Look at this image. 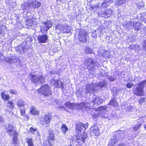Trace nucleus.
I'll return each mask as SVG.
<instances>
[{
  "mask_svg": "<svg viewBox=\"0 0 146 146\" xmlns=\"http://www.w3.org/2000/svg\"><path fill=\"white\" fill-rule=\"evenodd\" d=\"M84 64L87 66V68L90 73L92 74L95 73V69L98 67L97 62H95L92 59L89 58L85 60Z\"/></svg>",
  "mask_w": 146,
  "mask_h": 146,
  "instance_id": "1",
  "label": "nucleus"
},
{
  "mask_svg": "<svg viewBox=\"0 0 146 146\" xmlns=\"http://www.w3.org/2000/svg\"><path fill=\"white\" fill-rule=\"evenodd\" d=\"M7 132L10 136H13V142L14 144H17V143L18 136V133L14 129L13 127L11 124H8L6 127Z\"/></svg>",
  "mask_w": 146,
  "mask_h": 146,
  "instance_id": "2",
  "label": "nucleus"
},
{
  "mask_svg": "<svg viewBox=\"0 0 146 146\" xmlns=\"http://www.w3.org/2000/svg\"><path fill=\"white\" fill-rule=\"evenodd\" d=\"M38 92L40 94L46 96L51 94L50 88L47 84L42 86L38 90Z\"/></svg>",
  "mask_w": 146,
  "mask_h": 146,
  "instance_id": "3",
  "label": "nucleus"
},
{
  "mask_svg": "<svg viewBox=\"0 0 146 146\" xmlns=\"http://www.w3.org/2000/svg\"><path fill=\"white\" fill-rule=\"evenodd\" d=\"M145 86L143 83H141L137 85V87L133 88V92L134 94L137 96H142L143 95V87Z\"/></svg>",
  "mask_w": 146,
  "mask_h": 146,
  "instance_id": "4",
  "label": "nucleus"
},
{
  "mask_svg": "<svg viewBox=\"0 0 146 146\" xmlns=\"http://www.w3.org/2000/svg\"><path fill=\"white\" fill-rule=\"evenodd\" d=\"M53 23L50 21H47L44 23V26H41L40 27V31L42 33H44L47 32V31L51 28L52 25Z\"/></svg>",
  "mask_w": 146,
  "mask_h": 146,
  "instance_id": "5",
  "label": "nucleus"
},
{
  "mask_svg": "<svg viewBox=\"0 0 146 146\" xmlns=\"http://www.w3.org/2000/svg\"><path fill=\"white\" fill-rule=\"evenodd\" d=\"M98 90V88L95 86V84L91 83L86 85V92L87 94H90L95 90Z\"/></svg>",
  "mask_w": 146,
  "mask_h": 146,
  "instance_id": "6",
  "label": "nucleus"
},
{
  "mask_svg": "<svg viewBox=\"0 0 146 146\" xmlns=\"http://www.w3.org/2000/svg\"><path fill=\"white\" fill-rule=\"evenodd\" d=\"M36 1L35 0L29 3H25L22 5L21 7L23 11H25L31 8H36Z\"/></svg>",
  "mask_w": 146,
  "mask_h": 146,
  "instance_id": "7",
  "label": "nucleus"
},
{
  "mask_svg": "<svg viewBox=\"0 0 146 146\" xmlns=\"http://www.w3.org/2000/svg\"><path fill=\"white\" fill-rule=\"evenodd\" d=\"M87 34V32L86 31L83 29H81L78 35L79 41L82 42L86 41Z\"/></svg>",
  "mask_w": 146,
  "mask_h": 146,
  "instance_id": "8",
  "label": "nucleus"
},
{
  "mask_svg": "<svg viewBox=\"0 0 146 146\" xmlns=\"http://www.w3.org/2000/svg\"><path fill=\"white\" fill-rule=\"evenodd\" d=\"M88 123L84 124L82 123H79L77 125L76 129L78 131V133H85V131L88 127Z\"/></svg>",
  "mask_w": 146,
  "mask_h": 146,
  "instance_id": "9",
  "label": "nucleus"
},
{
  "mask_svg": "<svg viewBox=\"0 0 146 146\" xmlns=\"http://www.w3.org/2000/svg\"><path fill=\"white\" fill-rule=\"evenodd\" d=\"M51 118V115L50 114L48 113L44 117V121L43 122V125L45 127L48 126Z\"/></svg>",
  "mask_w": 146,
  "mask_h": 146,
  "instance_id": "10",
  "label": "nucleus"
},
{
  "mask_svg": "<svg viewBox=\"0 0 146 146\" xmlns=\"http://www.w3.org/2000/svg\"><path fill=\"white\" fill-rule=\"evenodd\" d=\"M26 42H23L21 44L16 48V50L20 53L22 52H25L26 50Z\"/></svg>",
  "mask_w": 146,
  "mask_h": 146,
  "instance_id": "11",
  "label": "nucleus"
},
{
  "mask_svg": "<svg viewBox=\"0 0 146 146\" xmlns=\"http://www.w3.org/2000/svg\"><path fill=\"white\" fill-rule=\"evenodd\" d=\"M87 137V135L85 133H79L76 136V137L77 140H80V141H82L84 143L86 138Z\"/></svg>",
  "mask_w": 146,
  "mask_h": 146,
  "instance_id": "12",
  "label": "nucleus"
},
{
  "mask_svg": "<svg viewBox=\"0 0 146 146\" xmlns=\"http://www.w3.org/2000/svg\"><path fill=\"white\" fill-rule=\"evenodd\" d=\"M92 103L94 104V105L96 104L98 105H99L102 103L103 100L97 96L94 95L92 97Z\"/></svg>",
  "mask_w": 146,
  "mask_h": 146,
  "instance_id": "13",
  "label": "nucleus"
},
{
  "mask_svg": "<svg viewBox=\"0 0 146 146\" xmlns=\"http://www.w3.org/2000/svg\"><path fill=\"white\" fill-rule=\"evenodd\" d=\"M90 133L91 135H98L99 133L98 128L96 125H94L90 128Z\"/></svg>",
  "mask_w": 146,
  "mask_h": 146,
  "instance_id": "14",
  "label": "nucleus"
},
{
  "mask_svg": "<svg viewBox=\"0 0 146 146\" xmlns=\"http://www.w3.org/2000/svg\"><path fill=\"white\" fill-rule=\"evenodd\" d=\"M132 25L134 30L137 31H138L142 27V25L141 23L136 21L133 22Z\"/></svg>",
  "mask_w": 146,
  "mask_h": 146,
  "instance_id": "15",
  "label": "nucleus"
},
{
  "mask_svg": "<svg viewBox=\"0 0 146 146\" xmlns=\"http://www.w3.org/2000/svg\"><path fill=\"white\" fill-rule=\"evenodd\" d=\"M53 84L56 87L60 88L62 90L64 89V85L60 80L55 81Z\"/></svg>",
  "mask_w": 146,
  "mask_h": 146,
  "instance_id": "16",
  "label": "nucleus"
},
{
  "mask_svg": "<svg viewBox=\"0 0 146 146\" xmlns=\"http://www.w3.org/2000/svg\"><path fill=\"white\" fill-rule=\"evenodd\" d=\"M79 104H75L70 103L69 102H68L66 103V107L70 109H76L78 108Z\"/></svg>",
  "mask_w": 146,
  "mask_h": 146,
  "instance_id": "17",
  "label": "nucleus"
},
{
  "mask_svg": "<svg viewBox=\"0 0 146 146\" xmlns=\"http://www.w3.org/2000/svg\"><path fill=\"white\" fill-rule=\"evenodd\" d=\"M65 24L61 23L56 25L55 26L56 30L59 31V32H63L64 29V27Z\"/></svg>",
  "mask_w": 146,
  "mask_h": 146,
  "instance_id": "18",
  "label": "nucleus"
},
{
  "mask_svg": "<svg viewBox=\"0 0 146 146\" xmlns=\"http://www.w3.org/2000/svg\"><path fill=\"white\" fill-rule=\"evenodd\" d=\"M38 38L40 43H44L47 40V37L46 35H40L38 36Z\"/></svg>",
  "mask_w": 146,
  "mask_h": 146,
  "instance_id": "19",
  "label": "nucleus"
},
{
  "mask_svg": "<svg viewBox=\"0 0 146 146\" xmlns=\"http://www.w3.org/2000/svg\"><path fill=\"white\" fill-rule=\"evenodd\" d=\"M90 104L88 103H83L81 104L80 106H79L78 108L86 109V110H89L90 109Z\"/></svg>",
  "mask_w": 146,
  "mask_h": 146,
  "instance_id": "20",
  "label": "nucleus"
},
{
  "mask_svg": "<svg viewBox=\"0 0 146 146\" xmlns=\"http://www.w3.org/2000/svg\"><path fill=\"white\" fill-rule=\"evenodd\" d=\"M95 86L99 89V87H100V88L102 87L106 86L107 84L105 81H103L102 82H100L98 84H95Z\"/></svg>",
  "mask_w": 146,
  "mask_h": 146,
  "instance_id": "21",
  "label": "nucleus"
},
{
  "mask_svg": "<svg viewBox=\"0 0 146 146\" xmlns=\"http://www.w3.org/2000/svg\"><path fill=\"white\" fill-rule=\"evenodd\" d=\"M111 52H110L107 50H103L102 55L103 57L109 58L111 57Z\"/></svg>",
  "mask_w": 146,
  "mask_h": 146,
  "instance_id": "22",
  "label": "nucleus"
},
{
  "mask_svg": "<svg viewBox=\"0 0 146 146\" xmlns=\"http://www.w3.org/2000/svg\"><path fill=\"white\" fill-rule=\"evenodd\" d=\"M44 82V78L42 76H38L37 78V84H42Z\"/></svg>",
  "mask_w": 146,
  "mask_h": 146,
  "instance_id": "23",
  "label": "nucleus"
},
{
  "mask_svg": "<svg viewBox=\"0 0 146 146\" xmlns=\"http://www.w3.org/2000/svg\"><path fill=\"white\" fill-rule=\"evenodd\" d=\"M133 24L132 21H125L123 24V25L124 27L129 28Z\"/></svg>",
  "mask_w": 146,
  "mask_h": 146,
  "instance_id": "24",
  "label": "nucleus"
},
{
  "mask_svg": "<svg viewBox=\"0 0 146 146\" xmlns=\"http://www.w3.org/2000/svg\"><path fill=\"white\" fill-rule=\"evenodd\" d=\"M114 137L113 139H111L110 140L109 142V144L108 145V146H113V145L116 143L117 139H116V137H115V138L114 139Z\"/></svg>",
  "mask_w": 146,
  "mask_h": 146,
  "instance_id": "25",
  "label": "nucleus"
},
{
  "mask_svg": "<svg viewBox=\"0 0 146 146\" xmlns=\"http://www.w3.org/2000/svg\"><path fill=\"white\" fill-rule=\"evenodd\" d=\"M29 77L32 82L36 84V76L30 74Z\"/></svg>",
  "mask_w": 146,
  "mask_h": 146,
  "instance_id": "26",
  "label": "nucleus"
},
{
  "mask_svg": "<svg viewBox=\"0 0 146 146\" xmlns=\"http://www.w3.org/2000/svg\"><path fill=\"white\" fill-rule=\"evenodd\" d=\"M70 27L67 24H65L63 32L68 33L70 32Z\"/></svg>",
  "mask_w": 146,
  "mask_h": 146,
  "instance_id": "27",
  "label": "nucleus"
},
{
  "mask_svg": "<svg viewBox=\"0 0 146 146\" xmlns=\"http://www.w3.org/2000/svg\"><path fill=\"white\" fill-rule=\"evenodd\" d=\"M141 15L140 20L146 23V14L145 13H141Z\"/></svg>",
  "mask_w": 146,
  "mask_h": 146,
  "instance_id": "28",
  "label": "nucleus"
},
{
  "mask_svg": "<svg viewBox=\"0 0 146 146\" xmlns=\"http://www.w3.org/2000/svg\"><path fill=\"white\" fill-rule=\"evenodd\" d=\"M35 107L32 106L30 108V113L33 115H36V110Z\"/></svg>",
  "mask_w": 146,
  "mask_h": 146,
  "instance_id": "29",
  "label": "nucleus"
},
{
  "mask_svg": "<svg viewBox=\"0 0 146 146\" xmlns=\"http://www.w3.org/2000/svg\"><path fill=\"white\" fill-rule=\"evenodd\" d=\"M61 130L64 134L67 132L68 130V128L66 125L62 124L61 127Z\"/></svg>",
  "mask_w": 146,
  "mask_h": 146,
  "instance_id": "30",
  "label": "nucleus"
},
{
  "mask_svg": "<svg viewBox=\"0 0 146 146\" xmlns=\"http://www.w3.org/2000/svg\"><path fill=\"white\" fill-rule=\"evenodd\" d=\"M112 13V11L111 10L107 9L104 12V14L105 15H107L108 17H109L111 16Z\"/></svg>",
  "mask_w": 146,
  "mask_h": 146,
  "instance_id": "31",
  "label": "nucleus"
},
{
  "mask_svg": "<svg viewBox=\"0 0 146 146\" xmlns=\"http://www.w3.org/2000/svg\"><path fill=\"white\" fill-rule=\"evenodd\" d=\"M24 102L22 100H19L17 102V105L19 107H22L24 106Z\"/></svg>",
  "mask_w": 146,
  "mask_h": 146,
  "instance_id": "32",
  "label": "nucleus"
},
{
  "mask_svg": "<svg viewBox=\"0 0 146 146\" xmlns=\"http://www.w3.org/2000/svg\"><path fill=\"white\" fill-rule=\"evenodd\" d=\"M1 96L2 98L4 100H8L9 97V95L5 94L3 92L1 93Z\"/></svg>",
  "mask_w": 146,
  "mask_h": 146,
  "instance_id": "33",
  "label": "nucleus"
},
{
  "mask_svg": "<svg viewBox=\"0 0 146 146\" xmlns=\"http://www.w3.org/2000/svg\"><path fill=\"white\" fill-rule=\"evenodd\" d=\"M109 104L111 105H113L116 107L118 106V104L116 101L114 100H112L109 103Z\"/></svg>",
  "mask_w": 146,
  "mask_h": 146,
  "instance_id": "34",
  "label": "nucleus"
},
{
  "mask_svg": "<svg viewBox=\"0 0 146 146\" xmlns=\"http://www.w3.org/2000/svg\"><path fill=\"white\" fill-rule=\"evenodd\" d=\"M120 134L118 135L119 138L118 139L119 140H121L125 138L124 134L123 131L121 132Z\"/></svg>",
  "mask_w": 146,
  "mask_h": 146,
  "instance_id": "35",
  "label": "nucleus"
},
{
  "mask_svg": "<svg viewBox=\"0 0 146 146\" xmlns=\"http://www.w3.org/2000/svg\"><path fill=\"white\" fill-rule=\"evenodd\" d=\"M26 141L28 143V146H33V142L31 139L28 138L26 139Z\"/></svg>",
  "mask_w": 146,
  "mask_h": 146,
  "instance_id": "36",
  "label": "nucleus"
},
{
  "mask_svg": "<svg viewBox=\"0 0 146 146\" xmlns=\"http://www.w3.org/2000/svg\"><path fill=\"white\" fill-rule=\"evenodd\" d=\"M7 107L9 108L10 109L13 108L14 106L13 103L11 102H8L7 105Z\"/></svg>",
  "mask_w": 146,
  "mask_h": 146,
  "instance_id": "37",
  "label": "nucleus"
},
{
  "mask_svg": "<svg viewBox=\"0 0 146 146\" xmlns=\"http://www.w3.org/2000/svg\"><path fill=\"white\" fill-rule=\"evenodd\" d=\"M133 85V83L130 82H128L126 85V87L128 88H131Z\"/></svg>",
  "mask_w": 146,
  "mask_h": 146,
  "instance_id": "38",
  "label": "nucleus"
},
{
  "mask_svg": "<svg viewBox=\"0 0 146 146\" xmlns=\"http://www.w3.org/2000/svg\"><path fill=\"white\" fill-rule=\"evenodd\" d=\"M34 23L33 22L31 21L30 20H28L26 21V25L28 27H30L32 26Z\"/></svg>",
  "mask_w": 146,
  "mask_h": 146,
  "instance_id": "39",
  "label": "nucleus"
},
{
  "mask_svg": "<svg viewBox=\"0 0 146 146\" xmlns=\"http://www.w3.org/2000/svg\"><path fill=\"white\" fill-rule=\"evenodd\" d=\"M137 5L139 8L143 7L144 6V3L143 2H139L137 3Z\"/></svg>",
  "mask_w": 146,
  "mask_h": 146,
  "instance_id": "40",
  "label": "nucleus"
},
{
  "mask_svg": "<svg viewBox=\"0 0 146 146\" xmlns=\"http://www.w3.org/2000/svg\"><path fill=\"white\" fill-rule=\"evenodd\" d=\"M139 45H137L131 44L129 47V48L131 49H135L136 48L139 47Z\"/></svg>",
  "mask_w": 146,
  "mask_h": 146,
  "instance_id": "41",
  "label": "nucleus"
},
{
  "mask_svg": "<svg viewBox=\"0 0 146 146\" xmlns=\"http://www.w3.org/2000/svg\"><path fill=\"white\" fill-rule=\"evenodd\" d=\"M141 125L142 124L141 123L136 125L133 127L134 130L135 131L137 130L139 128L141 127Z\"/></svg>",
  "mask_w": 146,
  "mask_h": 146,
  "instance_id": "42",
  "label": "nucleus"
},
{
  "mask_svg": "<svg viewBox=\"0 0 146 146\" xmlns=\"http://www.w3.org/2000/svg\"><path fill=\"white\" fill-rule=\"evenodd\" d=\"M85 52L87 53L91 54L93 53L92 50L89 48H87L85 50Z\"/></svg>",
  "mask_w": 146,
  "mask_h": 146,
  "instance_id": "43",
  "label": "nucleus"
},
{
  "mask_svg": "<svg viewBox=\"0 0 146 146\" xmlns=\"http://www.w3.org/2000/svg\"><path fill=\"white\" fill-rule=\"evenodd\" d=\"M107 73H106L105 71L103 70H101L100 72V74L102 76H107Z\"/></svg>",
  "mask_w": 146,
  "mask_h": 146,
  "instance_id": "44",
  "label": "nucleus"
},
{
  "mask_svg": "<svg viewBox=\"0 0 146 146\" xmlns=\"http://www.w3.org/2000/svg\"><path fill=\"white\" fill-rule=\"evenodd\" d=\"M92 36L95 39L96 38L97 34L96 33V30H94L92 32Z\"/></svg>",
  "mask_w": 146,
  "mask_h": 146,
  "instance_id": "45",
  "label": "nucleus"
},
{
  "mask_svg": "<svg viewBox=\"0 0 146 146\" xmlns=\"http://www.w3.org/2000/svg\"><path fill=\"white\" fill-rule=\"evenodd\" d=\"M107 77L109 80L111 82L115 80V78L114 77H113L111 76H108Z\"/></svg>",
  "mask_w": 146,
  "mask_h": 146,
  "instance_id": "46",
  "label": "nucleus"
},
{
  "mask_svg": "<svg viewBox=\"0 0 146 146\" xmlns=\"http://www.w3.org/2000/svg\"><path fill=\"white\" fill-rule=\"evenodd\" d=\"M126 1L125 0H119L117 2V4L119 5H121V4L124 3Z\"/></svg>",
  "mask_w": 146,
  "mask_h": 146,
  "instance_id": "47",
  "label": "nucleus"
},
{
  "mask_svg": "<svg viewBox=\"0 0 146 146\" xmlns=\"http://www.w3.org/2000/svg\"><path fill=\"white\" fill-rule=\"evenodd\" d=\"M108 5V4L104 2L101 5L102 7L103 8H106Z\"/></svg>",
  "mask_w": 146,
  "mask_h": 146,
  "instance_id": "48",
  "label": "nucleus"
},
{
  "mask_svg": "<svg viewBox=\"0 0 146 146\" xmlns=\"http://www.w3.org/2000/svg\"><path fill=\"white\" fill-rule=\"evenodd\" d=\"M145 98H141L139 100V103L140 104H141L144 101Z\"/></svg>",
  "mask_w": 146,
  "mask_h": 146,
  "instance_id": "49",
  "label": "nucleus"
},
{
  "mask_svg": "<svg viewBox=\"0 0 146 146\" xmlns=\"http://www.w3.org/2000/svg\"><path fill=\"white\" fill-rule=\"evenodd\" d=\"M143 48L146 50V40L143 42Z\"/></svg>",
  "mask_w": 146,
  "mask_h": 146,
  "instance_id": "50",
  "label": "nucleus"
},
{
  "mask_svg": "<svg viewBox=\"0 0 146 146\" xmlns=\"http://www.w3.org/2000/svg\"><path fill=\"white\" fill-rule=\"evenodd\" d=\"M36 131V129H34L33 127H31L30 129V132L32 133H33Z\"/></svg>",
  "mask_w": 146,
  "mask_h": 146,
  "instance_id": "51",
  "label": "nucleus"
},
{
  "mask_svg": "<svg viewBox=\"0 0 146 146\" xmlns=\"http://www.w3.org/2000/svg\"><path fill=\"white\" fill-rule=\"evenodd\" d=\"M132 108V106H128L126 110L127 111H129L131 110Z\"/></svg>",
  "mask_w": 146,
  "mask_h": 146,
  "instance_id": "52",
  "label": "nucleus"
},
{
  "mask_svg": "<svg viewBox=\"0 0 146 146\" xmlns=\"http://www.w3.org/2000/svg\"><path fill=\"white\" fill-rule=\"evenodd\" d=\"M20 111L21 115H24L25 112V110L24 109H21L20 110Z\"/></svg>",
  "mask_w": 146,
  "mask_h": 146,
  "instance_id": "53",
  "label": "nucleus"
},
{
  "mask_svg": "<svg viewBox=\"0 0 146 146\" xmlns=\"http://www.w3.org/2000/svg\"><path fill=\"white\" fill-rule=\"evenodd\" d=\"M82 92L81 91H77L76 93V95L78 97L80 96Z\"/></svg>",
  "mask_w": 146,
  "mask_h": 146,
  "instance_id": "54",
  "label": "nucleus"
},
{
  "mask_svg": "<svg viewBox=\"0 0 146 146\" xmlns=\"http://www.w3.org/2000/svg\"><path fill=\"white\" fill-rule=\"evenodd\" d=\"M10 92L11 94H16L17 93V92L15 90H11Z\"/></svg>",
  "mask_w": 146,
  "mask_h": 146,
  "instance_id": "55",
  "label": "nucleus"
},
{
  "mask_svg": "<svg viewBox=\"0 0 146 146\" xmlns=\"http://www.w3.org/2000/svg\"><path fill=\"white\" fill-rule=\"evenodd\" d=\"M10 62L11 63H14L15 62H16L17 61L16 59H12L11 60H10Z\"/></svg>",
  "mask_w": 146,
  "mask_h": 146,
  "instance_id": "56",
  "label": "nucleus"
},
{
  "mask_svg": "<svg viewBox=\"0 0 146 146\" xmlns=\"http://www.w3.org/2000/svg\"><path fill=\"white\" fill-rule=\"evenodd\" d=\"M104 3H107L108 5H109L110 3V0H105Z\"/></svg>",
  "mask_w": 146,
  "mask_h": 146,
  "instance_id": "57",
  "label": "nucleus"
},
{
  "mask_svg": "<svg viewBox=\"0 0 146 146\" xmlns=\"http://www.w3.org/2000/svg\"><path fill=\"white\" fill-rule=\"evenodd\" d=\"M99 109H100V110H105L107 108L103 106L100 107Z\"/></svg>",
  "mask_w": 146,
  "mask_h": 146,
  "instance_id": "58",
  "label": "nucleus"
},
{
  "mask_svg": "<svg viewBox=\"0 0 146 146\" xmlns=\"http://www.w3.org/2000/svg\"><path fill=\"white\" fill-rule=\"evenodd\" d=\"M75 138V136H74L70 138V140H71V141L73 142L74 141V140Z\"/></svg>",
  "mask_w": 146,
  "mask_h": 146,
  "instance_id": "59",
  "label": "nucleus"
},
{
  "mask_svg": "<svg viewBox=\"0 0 146 146\" xmlns=\"http://www.w3.org/2000/svg\"><path fill=\"white\" fill-rule=\"evenodd\" d=\"M118 146H126L125 144L122 143L120 144Z\"/></svg>",
  "mask_w": 146,
  "mask_h": 146,
  "instance_id": "60",
  "label": "nucleus"
},
{
  "mask_svg": "<svg viewBox=\"0 0 146 146\" xmlns=\"http://www.w3.org/2000/svg\"><path fill=\"white\" fill-rule=\"evenodd\" d=\"M41 5V3L40 2H37V8L39 6H40Z\"/></svg>",
  "mask_w": 146,
  "mask_h": 146,
  "instance_id": "61",
  "label": "nucleus"
},
{
  "mask_svg": "<svg viewBox=\"0 0 146 146\" xmlns=\"http://www.w3.org/2000/svg\"><path fill=\"white\" fill-rule=\"evenodd\" d=\"M3 119L2 117H0V122H3Z\"/></svg>",
  "mask_w": 146,
  "mask_h": 146,
  "instance_id": "62",
  "label": "nucleus"
},
{
  "mask_svg": "<svg viewBox=\"0 0 146 146\" xmlns=\"http://www.w3.org/2000/svg\"><path fill=\"white\" fill-rule=\"evenodd\" d=\"M142 83H143V84H144L145 85H146V80L142 82Z\"/></svg>",
  "mask_w": 146,
  "mask_h": 146,
  "instance_id": "63",
  "label": "nucleus"
},
{
  "mask_svg": "<svg viewBox=\"0 0 146 146\" xmlns=\"http://www.w3.org/2000/svg\"><path fill=\"white\" fill-rule=\"evenodd\" d=\"M38 13L39 14V16L40 15V17H41V14H42V12H38Z\"/></svg>",
  "mask_w": 146,
  "mask_h": 146,
  "instance_id": "64",
  "label": "nucleus"
}]
</instances>
